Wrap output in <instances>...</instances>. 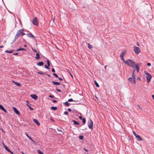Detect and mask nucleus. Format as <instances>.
<instances>
[{
    "label": "nucleus",
    "mask_w": 154,
    "mask_h": 154,
    "mask_svg": "<svg viewBox=\"0 0 154 154\" xmlns=\"http://www.w3.org/2000/svg\"><path fill=\"white\" fill-rule=\"evenodd\" d=\"M30 97L35 100H36L38 99V96L35 94H32L30 95Z\"/></svg>",
    "instance_id": "8"
},
{
    "label": "nucleus",
    "mask_w": 154,
    "mask_h": 154,
    "mask_svg": "<svg viewBox=\"0 0 154 154\" xmlns=\"http://www.w3.org/2000/svg\"><path fill=\"white\" fill-rule=\"evenodd\" d=\"M3 146L5 149L8 152H9L11 151V150L8 148V146L5 145L4 143H3Z\"/></svg>",
    "instance_id": "14"
},
{
    "label": "nucleus",
    "mask_w": 154,
    "mask_h": 154,
    "mask_svg": "<svg viewBox=\"0 0 154 154\" xmlns=\"http://www.w3.org/2000/svg\"><path fill=\"white\" fill-rule=\"evenodd\" d=\"M88 47L89 49H91L92 48V46L90 44H88Z\"/></svg>",
    "instance_id": "36"
},
{
    "label": "nucleus",
    "mask_w": 154,
    "mask_h": 154,
    "mask_svg": "<svg viewBox=\"0 0 154 154\" xmlns=\"http://www.w3.org/2000/svg\"><path fill=\"white\" fill-rule=\"evenodd\" d=\"M26 35L29 38H35V36L31 33H27Z\"/></svg>",
    "instance_id": "9"
},
{
    "label": "nucleus",
    "mask_w": 154,
    "mask_h": 154,
    "mask_svg": "<svg viewBox=\"0 0 154 154\" xmlns=\"http://www.w3.org/2000/svg\"><path fill=\"white\" fill-rule=\"evenodd\" d=\"M49 97H51V98H53L54 97V96H53V95H50L49 96Z\"/></svg>",
    "instance_id": "51"
},
{
    "label": "nucleus",
    "mask_w": 154,
    "mask_h": 154,
    "mask_svg": "<svg viewBox=\"0 0 154 154\" xmlns=\"http://www.w3.org/2000/svg\"><path fill=\"white\" fill-rule=\"evenodd\" d=\"M18 38H16V36H15V38L14 40H13L12 42L11 43V44H12L14 43V42L16 41V40Z\"/></svg>",
    "instance_id": "27"
},
{
    "label": "nucleus",
    "mask_w": 154,
    "mask_h": 154,
    "mask_svg": "<svg viewBox=\"0 0 154 154\" xmlns=\"http://www.w3.org/2000/svg\"><path fill=\"white\" fill-rule=\"evenodd\" d=\"M26 103H27L26 104V105L28 106L29 107V109L32 110H33V108L31 107L29 105V102L27 100L26 101Z\"/></svg>",
    "instance_id": "16"
},
{
    "label": "nucleus",
    "mask_w": 154,
    "mask_h": 154,
    "mask_svg": "<svg viewBox=\"0 0 154 154\" xmlns=\"http://www.w3.org/2000/svg\"><path fill=\"white\" fill-rule=\"evenodd\" d=\"M53 102L55 103V102H56L57 101L56 100H53Z\"/></svg>",
    "instance_id": "61"
},
{
    "label": "nucleus",
    "mask_w": 154,
    "mask_h": 154,
    "mask_svg": "<svg viewBox=\"0 0 154 154\" xmlns=\"http://www.w3.org/2000/svg\"><path fill=\"white\" fill-rule=\"evenodd\" d=\"M145 72L146 75V78L147 81L148 83H149L151 80L152 76L148 72Z\"/></svg>",
    "instance_id": "2"
},
{
    "label": "nucleus",
    "mask_w": 154,
    "mask_h": 154,
    "mask_svg": "<svg viewBox=\"0 0 154 154\" xmlns=\"http://www.w3.org/2000/svg\"><path fill=\"white\" fill-rule=\"evenodd\" d=\"M64 114L65 115H67V114H68V112H67V111H65V112H64Z\"/></svg>",
    "instance_id": "43"
},
{
    "label": "nucleus",
    "mask_w": 154,
    "mask_h": 154,
    "mask_svg": "<svg viewBox=\"0 0 154 154\" xmlns=\"http://www.w3.org/2000/svg\"><path fill=\"white\" fill-rule=\"evenodd\" d=\"M82 120V122L84 124H85L86 122V120L85 118H83Z\"/></svg>",
    "instance_id": "39"
},
{
    "label": "nucleus",
    "mask_w": 154,
    "mask_h": 154,
    "mask_svg": "<svg viewBox=\"0 0 154 154\" xmlns=\"http://www.w3.org/2000/svg\"><path fill=\"white\" fill-rule=\"evenodd\" d=\"M93 122L91 119H89L88 122V128L90 129H92L93 128Z\"/></svg>",
    "instance_id": "4"
},
{
    "label": "nucleus",
    "mask_w": 154,
    "mask_h": 154,
    "mask_svg": "<svg viewBox=\"0 0 154 154\" xmlns=\"http://www.w3.org/2000/svg\"><path fill=\"white\" fill-rule=\"evenodd\" d=\"M56 90L57 91L59 92H61V90H60L59 89H57V88L56 89Z\"/></svg>",
    "instance_id": "45"
},
{
    "label": "nucleus",
    "mask_w": 154,
    "mask_h": 154,
    "mask_svg": "<svg viewBox=\"0 0 154 154\" xmlns=\"http://www.w3.org/2000/svg\"><path fill=\"white\" fill-rule=\"evenodd\" d=\"M84 137L83 136L80 135L79 136V138L80 140H83V139Z\"/></svg>",
    "instance_id": "35"
},
{
    "label": "nucleus",
    "mask_w": 154,
    "mask_h": 154,
    "mask_svg": "<svg viewBox=\"0 0 154 154\" xmlns=\"http://www.w3.org/2000/svg\"><path fill=\"white\" fill-rule=\"evenodd\" d=\"M22 50L26 51V49H25L24 48H21V51Z\"/></svg>",
    "instance_id": "57"
},
{
    "label": "nucleus",
    "mask_w": 154,
    "mask_h": 154,
    "mask_svg": "<svg viewBox=\"0 0 154 154\" xmlns=\"http://www.w3.org/2000/svg\"><path fill=\"white\" fill-rule=\"evenodd\" d=\"M14 83H15V85L18 86L20 87L21 86V84L20 83H18L16 82H14Z\"/></svg>",
    "instance_id": "24"
},
{
    "label": "nucleus",
    "mask_w": 154,
    "mask_h": 154,
    "mask_svg": "<svg viewBox=\"0 0 154 154\" xmlns=\"http://www.w3.org/2000/svg\"><path fill=\"white\" fill-rule=\"evenodd\" d=\"M133 133L134 136L136 137L137 134L134 131H133Z\"/></svg>",
    "instance_id": "44"
},
{
    "label": "nucleus",
    "mask_w": 154,
    "mask_h": 154,
    "mask_svg": "<svg viewBox=\"0 0 154 154\" xmlns=\"http://www.w3.org/2000/svg\"><path fill=\"white\" fill-rule=\"evenodd\" d=\"M61 81H62L63 80V79L62 78H58Z\"/></svg>",
    "instance_id": "56"
},
{
    "label": "nucleus",
    "mask_w": 154,
    "mask_h": 154,
    "mask_svg": "<svg viewBox=\"0 0 154 154\" xmlns=\"http://www.w3.org/2000/svg\"><path fill=\"white\" fill-rule=\"evenodd\" d=\"M94 82H95V85L97 87H99V85L98 84V83L96 81H95Z\"/></svg>",
    "instance_id": "33"
},
{
    "label": "nucleus",
    "mask_w": 154,
    "mask_h": 154,
    "mask_svg": "<svg viewBox=\"0 0 154 154\" xmlns=\"http://www.w3.org/2000/svg\"><path fill=\"white\" fill-rule=\"evenodd\" d=\"M53 84L56 85H60V83L58 82H56L55 81H52Z\"/></svg>",
    "instance_id": "19"
},
{
    "label": "nucleus",
    "mask_w": 154,
    "mask_h": 154,
    "mask_svg": "<svg viewBox=\"0 0 154 154\" xmlns=\"http://www.w3.org/2000/svg\"><path fill=\"white\" fill-rule=\"evenodd\" d=\"M37 152L39 154H44L43 153H42L40 150L38 149L37 151Z\"/></svg>",
    "instance_id": "30"
},
{
    "label": "nucleus",
    "mask_w": 154,
    "mask_h": 154,
    "mask_svg": "<svg viewBox=\"0 0 154 154\" xmlns=\"http://www.w3.org/2000/svg\"><path fill=\"white\" fill-rule=\"evenodd\" d=\"M18 38H16V36H15V38L14 40H13L12 42L11 43V44H12L14 43V42L16 41V40Z\"/></svg>",
    "instance_id": "28"
},
{
    "label": "nucleus",
    "mask_w": 154,
    "mask_h": 154,
    "mask_svg": "<svg viewBox=\"0 0 154 154\" xmlns=\"http://www.w3.org/2000/svg\"><path fill=\"white\" fill-rule=\"evenodd\" d=\"M133 48L134 51L136 54H138L140 52V50L139 48L135 46Z\"/></svg>",
    "instance_id": "5"
},
{
    "label": "nucleus",
    "mask_w": 154,
    "mask_h": 154,
    "mask_svg": "<svg viewBox=\"0 0 154 154\" xmlns=\"http://www.w3.org/2000/svg\"><path fill=\"white\" fill-rule=\"evenodd\" d=\"M152 98L154 100V95H152Z\"/></svg>",
    "instance_id": "59"
},
{
    "label": "nucleus",
    "mask_w": 154,
    "mask_h": 154,
    "mask_svg": "<svg viewBox=\"0 0 154 154\" xmlns=\"http://www.w3.org/2000/svg\"><path fill=\"white\" fill-rule=\"evenodd\" d=\"M72 122H73L74 124L77 125H79V124L76 121L73 120H72Z\"/></svg>",
    "instance_id": "21"
},
{
    "label": "nucleus",
    "mask_w": 154,
    "mask_h": 154,
    "mask_svg": "<svg viewBox=\"0 0 154 154\" xmlns=\"http://www.w3.org/2000/svg\"><path fill=\"white\" fill-rule=\"evenodd\" d=\"M53 75L55 76L57 78H58V75L56 73H53Z\"/></svg>",
    "instance_id": "40"
},
{
    "label": "nucleus",
    "mask_w": 154,
    "mask_h": 154,
    "mask_svg": "<svg viewBox=\"0 0 154 154\" xmlns=\"http://www.w3.org/2000/svg\"><path fill=\"white\" fill-rule=\"evenodd\" d=\"M120 57L121 60H122V61L125 64V62L126 61V60H125V59L124 58V57Z\"/></svg>",
    "instance_id": "32"
},
{
    "label": "nucleus",
    "mask_w": 154,
    "mask_h": 154,
    "mask_svg": "<svg viewBox=\"0 0 154 154\" xmlns=\"http://www.w3.org/2000/svg\"><path fill=\"white\" fill-rule=\"evenodd\" d=\"M43 64H44V63L42 61L39 62L37 63V65L38 66H41L43 65Z\"/></svg>",
    "instance_id": "20"
},
{
    "label": "nucleus",
    "mask_w": 154,
    "mask_h": 154,
    "mask_svg": "<svg viewBox=\"0 0 154 154\" xmlns=\"http://www.w3.org/2000/svg\"><path fill=\"white\" fill-rule=\"evenodd\" d=\"M72 101H73V99H72V98L69 99L68 100V101L69 102Z\"/></svg>",
    "instance_id": "41"
},
{
    "label": "nucleus",
    "mask_w": 154,
    "mask_h": 154,
    "mask_svg": "<svg viewBox=\"0 0 154 154\" xmlns=\"http://www.w3.org/2000/svg\"><path fill=\"white\" fill-rule=\"evenodd\" d=\"M13 109L14 112L16 113V114L18 115H20V114L18 110L15 107H13Z\"/></svg>",
    "instance_id": "12"
},
{
    "label": "nucleus",
    "mask_w": 154,
    "mask_h": 154,
    "mask_svg": "<svg viewBox=\"0 0 154 154\" xmlns=\"http://www.w3.org/2000/svg\"><path fill=\"white\" fill-rule=\"evenodd\" d=\"M21 51V48L18 49L17 50V51Z\"/></svg>",
    "instance_id": "49"
},
{
    "label": "nucleus",
    "mask_w": 154,
    "mask_h": 154,
    "mask_svg": "<svg viewBox=\"0 0 154 154\" xmlns=\"http://www.w3.org/2000/svg\"><path fill=\"white\" fill-rule=\"evenodd\" d=\"M57 109V108L56 107L52 106L51 107V109L53 110H55Z\"/></svg>",
    "instance_id": "31"
},
{
    "label": "nucleus",
    "mask_w": 154,
    "mask_h": 154,
    "mask_svg": "<svg viewBox=\"0 0 154 154\" xmlns=\"http://www.w3.org/2000/svg\"><path fill=\"white\" fill-rule=\"evenodd\" d=\"M132 78L133 80V83L134 84L136 83V77L135 74H132Z\"/></svg>",
    "instance_id": "11"
},
{
    "label": "nucleus",
    "mask_w": 154,
    "mask_h": 154,
    "mask_svg": "<svg viewBox=\"0 0 154 154\" xmlns=\"http://www.w3.org/2000/svg\"><path fill=\"white\" fill-rule=\"evenodd\" d=\"M68 110L69 111L71 112V109L70 108H68Z\"/></svg>",
    "instance_id": "55"
},
{
    "label": "nucleus",
    "mask_w": 154,
    "mask_h": 154,
    "mask_svg": "<svg viewBox=\"0 0 154 154\" xmlns=\"http://www.w3.org/2000/svg\"><path fill=\"white\" fill-rule=\"evenodd\" d=\"M64 103L66 105L68 106H69V103H68V102H66Z\"/></svg>",
    "instance_id": "38"
},
{
    "label": "nucleus",
    "mask_w": 154,
    "mask_h": 154,
    "mask_svg": "<svg viewBox=\"0 0 154 154\" xmlns=\"http://www.w3.org/2000/svg\"><path fill=\"white\" fill-rule=\"evenodd\" d=\"M18 38H16V36H15V38L14 40H13L12 42L11 43V44H12L14 43V42L16 41V40Z\"/></svg>",
    "instance_id": "26"
},
{
    "label": "nucleus",
    "mask_w": 154,
    "mask_h": 154,
    "mask_svg": "<svg viewBox=\"0 0 154 154\" xmlns=\"http://www.w3.org/2000/svg\"><path fill=\"white\" fill-rule=\"evenodd\" d=\"M151 63H147V65L148 66H151Z\"/></svg>",
    "instance_id": "47"
},
{
    "label": "nucleus",
    "mask_w": 154,
    "mask_h": 154,
    "mask_svg": "<svg viewBox=\"0 0 154 154\" xmlns=\"http://www.w3.org/2000/svg\"><path fill=\"white\" fill-rule=\"evenodd\" d=\"M18 53H15V54H14L13 55H18Z\"/></svg>",
    "instance_id": "58"
},
{
    "label": "nucleus",
    "mask_w": 154,
    "mask_h": 154,
    "mask_svg": "<svg viewBox=\"0 0 154 154\" xmlns=\"http://www.w3.org/2000/svg\"><path fill=\"white\" fill-rule=\"evenodd\" d=\"M0 109L6 112H7L6 110L5 109L4 107L1 105H0Z\"/></svg>",
    "instance_id": "18"
},
{
    "label": "nucleus",
    "mask_w": 154,
    "mask_h": 154,
    "mask_svg": "<svg viewBox=\"0 0 154 154\" xmlns=\"http://www.w3.org/2000/svg\"><path fill=\"white\" fill-rule=\"evenodd\" d=\"M133 79L131 77H129L128 79V80L130 81L131 83H133V80L132 81Z\"/></svg>",
    "instance_id": "23"
},
{
    "label": "nucleus",
    "mask_w": 154,
    "mask_h": 154,
    "mask_svg": "<svg viewBox=\"0 0 154 154\" xmlns=\"http://www.w3.org/2000/svg\"><path fill=\"white\" fill-rule=\"evenodd\" d=\"M79 118L80 119H83L82 116H79Z\"/></svg>",
    "instance_id": "52"
},
{
    "label": "nucleus",
    "mask_w": 154,
    "mask_h": 154,
    "mask_svg": "<svg viewBox=\"0 0 154 154\" xmlns=\"http://www.w3.org/2000/svg\"><path fill=\"white\" fill-rule=\"evenodd\" d=\"M135 68L136 69L137 72H139V69L138 63H137L136 64H135L134 66V68Z\"/></svg>",
    "instance_id": "10"
},
{
    "label": "nucleus",
    "mask_w": 154,
    "mask_h": 154,
    "mask_svg": "<svg viewBox=\"0 0 154 154\" xmlns=\"http://www.w3.org/2000/svg\"><path fill=\"white\" fill-rule=\"evenodd\" d=\"M137 45L138 46H140V44H139L138 43H137Z\"/></svg>",
    "instance_id": "63"
},
{
    "label": "nucleus",
    "mask_w": 154,
    "mask_h": 154,
    "mask_svg": "<svg viewBox=\"0 0 154 154\" xmlns=\"http://www.w3.org/2000/svg\"><path fill=\"white\" fill-rule=\"evenodd\" d=\"M36 56L35 57V58L37 60H38L40 58L39 55L38 53H36Z\"/></svg>",
    "instance_id": "22"
},
{
    "label": "nucleus",
    "mask_w": 154,
    "mask_h": 154,
    "mask_svg": "<svg viewBox=\"0 0 154 154\" xmlns=\"http://www.w3.org/2000/svg\"><path fill=\"white\" fill-rule=\"evenodd\" d=\"M47 65H48V66H49L50 65L49 60H47Z\"/></svg>",
    "instance_id": "37"
},
{
    "label": "nucleus",
    "mask_w": 154,
    "mask_h": 154,
    "mask_svg": "<svg viewBox=\"0 0 154 154\" xmlns=\"http://www.w3.org/2000/svg\"><path fill=\"white\" fill-rule=\"evenodd\" d=\"M138 107H139L140 109H142V108H141V107H140L139 106H138Z\"/></svg>",
    "instance_id": "62"
},
{
    "label": "nucleus",
    "mask_w": 154,
    "mask_h": 154,
    "mask_svg": "<svg viewBox=\"0 0 154 154\" xmlns=\"http://www.w3.org/2000/svg\"><path fill=\"white\" fill-rule=\"evenodd\" d=\"M57 130L58 131H60V132H62V130L61 129H57Z\"/></svg>",
    "instance_id": "54"
},
{
    "label": "nucleus",
    "mask_w": 154,
    "mask_h": 154,
    "mask_svg": "<svg viewBox=\"0 0 154 154\" xmlns=\"http://www.w3.org/2000/svg\"><path fill=\"white\" fill-rule=\"evenodd\" d=\"M33 122L36 124L38 125H39L40 123L36 119H33Z\"/></svg>",
    "instance_id": "15"
},
{
    "label": "nucleus",
    "mask_w": 154,
    "mask_h": 154,
    "mask_svg": "<svg viewBox=\"0 0 154 154\" xmlns=\"http://www.w3.org/2000/svg\"><path fill=\"white\" fill-rule=\"evenodd\" d=\"M51 71H52V72H55V70L54 68H53L52 69Z\"/></svg>",
    "instance_id": "46"
},
{
    "label": "nucleus",
    "mask_w": 154,
    "mask_h": 154,
    "mask_svg": "<svg viewBox=\"0 0 154 154\" xmlns=\"http://www.w3.org/2000/svg\"><path fill=\"white\" fill-rule=\"evenodd\" d=\"M137 80H140V79L139 77H138L137 78Z\"/></svg>",
    "instance_id": "64"
},
{
    "label": "nucleus",
    "mask_w": 154,
    "mask_h": 154,
    "mask_svg": "<svg viewBox=\"0 0 154 154\" xmlns=\"http://www.w3.org/2000/svg\"><path fill=\"white\" fill-rule=\"evenodd\" d=\"M18 38H16V36H15V38L14 40H13L12 42L11 43V44H12L14 43V42L16 41V40Z\"/></svg>",
    "instance_id": "29"
},
{
    "label": "nucleus",
    "mask_w": 154,
    "mask_h": 154,
    "mask_svg": "<svg viewBox=\"0 0 154 154\" xmlns=\"http://www.w3.org/2000/svg\"><path fill=\"white\" fill-rule=\"evenodd\" d=\"M137 138V139L138 141H141L142 140V139L141 138V137L138 135H137L136 137H135Z\"/></svg>",
    "instance_id": "13"
},
{
    "label": "nucleus",
    "mask_w": 154,
    "mask_h": 154,
    "mask_svg": "<svg viewBox=\"0 0 154 154\" xmlns=\"http://www.w3.org/2000/svg\"><path fill=\"white\" fill-rule=\"evenodd\" d=\"M25 134H26V136L27 137H28L32 142H33V143H35V142L33 140L31 137H30L29 136V135H28V134L27 133H26Z\"/></svg>",
    "instance_id": "17"
},
{
    "label": "nucleus",
    "mask_w": 154,
    "mask_h": 154,
    "mask_svg": "<svg viewBox=\"0 0 154 154\" xmlns=\"http://www.w3.org/2000/svg\"><path fill=\"white\" fill-rule=\"evenodd\" d=\"M23 31H22V33L21 35L22 36L24 35H26V34L23 32Z\"/></svg>",
    "instance_id": "50"
},
{
    "label": "nucleus",
    "mask_w": 154,
    "mask_h": 154,
    "mask_svg": "<svg viewBox=\"0 0 154 154\" xmlns=\"http://www.w3.org/2000/svg\"><path fill=\"white\" fill-rule=\"evenodd\" d=\"M125 64L134 69V66L135 65V63L134 61L130 59L126 60Z\"/></svg>",
    "instance_id": "1"
},
{
    "label": "nucleus",
    "mask_w": 154,
    "mask_h": 154,
    "mask_svg": "<svg viewBox=\"0 0 154 154\" xmlns=\"http://www.w3.org/2000/svg\"><path fill=\"white\" fill-rule=\"evenodd\" d=\"M22 31H24V29H21L18 30L16 33V38H18L19 36H20L22 33Z\"/></svg>",
    "instance_id": "3"
},
{
    "label": "nucleus",
    "mask_w": 154,
    "mask_h": 154,
    "mask_svg": "<svg viewBox=\"0 0 154 154\" xmlns=\"http://www.w3.org/2000/svg\"><path fill=\"white\" fill-rule=\"evenodd\" d=\"M127 53V51L126 50H124L123 51H122L120 55V57H124V56Z\"/></svg>",
    "instance_id": "7"
},
{
    "label": "nucleus",
    "mask_w": 154,
    "mask_h": 154,
    "mask_svg": "<svg viewBox=\"0 0 154 154\" xmlns=\"http://www.w3.org/2000/svg\"><path fill=\"white\" fill-rule=\"evenodd\" d=\"M32 50L33 51H34V52H36L37 51L35 49L32 48Z\"/></svg>",
    "instance_id": "48"
},
{
    "label": "nucleus",
    "mask_w": 154,
    "mask_h": 154,
    "mask_svg": "<svg viewBox=\"0 0 154 154\" xmlns=\"http://www.w3.org/2000/svg\"><path fill=\"white\" fill-rule=\"evenodd\" d=\"M13 50H11V51H8V50H6L5 51V52L6 53H12L13 52Z\"/></svg>",
    "instance_id": "25"
},
{
    "label": "nucleus",
    "mask_w": 154,
    "mask_h": 154,
    "mask_svg": "<svg viewBox=\"0 0 154 154\" xmlns=\"http://www.w3.org/2000/svg\"><path fill=\"white\" fill-rule=\"evenodd\" d=\"M38 74H42V75H46V73L45 72H38Z\"/></svg>",
    "instance_id": "34"
},
{
    "label": "nucleus",
    "mask_w": 154,
    "mask_h": 154,
    "mask_svg": "<svg viewBox=\"0 0 154 154\" xmlns=\"http://www.w3.org/2000/svg\"><path fill=\"white\" fill-rule=\"evenodd\" d=\"M45 67L48 69H49V66H47L46 65H45Z\"/></svg>",
    "instance_id": "42"
},
{
    "label": "nucleus",
    "mask_w": 154,
    "mask_h": 154,
    "mask_svg": "<svg viewBox=\"0 0 154 154\" xmlns=\"http://www.w3.org/2000/svg\"><path fill=\"white\" fill-rule=\"evenodd\" d=\"M32 24L35 26H38V22L36 17H34L32 20Z\"/></svg>",
    "instance_id": "6"
},
{
    "label": "nucleus",
    "mask_w": 154,
    "mask_h": 154,
    "mask_svg": "<svg viewBox=\"0 0 154 154\" xmlns=\"http://www.w3.org/2000/svg\"><path fill=\"white\" fill-rule=\"evenodd\" d=\"M9 152L11 153V154H14L13 153V152L11 150V151L10 152Z\"/></svg>",
    "instance_id": "60"
},
{
    "label": "nucleus",
    "mask_w": 154,
    "mask_h": 154,
    "mask_svg": "<svg viewBox=\"0 0 154 154\" xmlns=\"http://www.w3.org/2000/svg\"><path fill=\"white\" fill-rule=\"evenodd\" d=\"M135 71V69H134V71L132 72V74H135L134 72Z\"/></svg>",
    "instance_id": "53"
}]
</instances>
